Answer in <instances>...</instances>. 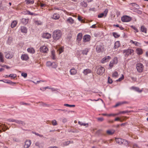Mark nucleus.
Instances as JSON below:
<instances>
[{"label":"nucleus","mask_w":148,"mask_h":148,"mask_svg":"<svg viewBox=\"0 0 148 148\" xmlns=\"http://www.w3.org/2000/svg\"><path fill=\"white\" fill-rule=\"evenodd\" d=\"M62 35V33L61 31L57 30L54 31L53 33V39L56 40H59Z\"/></svg>","instance_id":"nucleus-1"},{"label":"nucleus","mask_w":148,"mask_h":148,"mask_svg":"<svg viewBox=\"0 0 148 148\" xmlns=\"http://www.w3.org/2000/svg\"><path fill=\"white\" fill-rule=\"evenodd\" d=\"M5 57L7 59H10L14 56L13 53L11 51H7L5 53Z\"/></svg>","instance_id":"nucleus-2"},{"label":"nucleus","mask_w":148,"mask_h":148,"mask_svg":"<svg viewBox=\"0 0 148 148\" xmlns=\"http://www.w3.org/2000/svg\"><path fill=\"white\" fill-rule=\"evenodd\" d=\"M136 68L138 72L141 73L143 70L144 66L142 63H139L136 64Z\"/></svg>","instance_id":"nucleus-3"},{"label":"nucleus","mask_w":148,"mask_h":148,"mask_svg":"<svg viewBox=\"0 0 148 148\" xmlns=\"http://www.w3.org/2000/svg\"><path fill=\"white\" fill-rule=\"evenodd\" d=\"M97 73L99 75H101L103 74L105 72V69L104 67L99 66L97 67Z\"/></svg>","instance_id":"nucleus-4"},{"label":"nucleus","mask_w":148,"mask_h":148,"mask_svg":"<svg viewBox=\"0 0 148 148\" xmlns=\"http://www.w3.org/2000/svg\"><path fill=\"white\" fill-rule=\"evenodd\" d=\"M121 20L123 22H127L131 21L132 20V18L129 16L124 15L121 17Z\"/></svg>","instance_id":"nucleus-5"},{"label":"nucleus","mask_w":148,"mask_h":148,"mask_svg":"<svg viewBox=\"0 0 148 148\" xmlns=\"http://www.w3.org/2000/svg\"><path fill=\"white\" fill-rule=\"evenodd\" d=\"M96 49L97 52L99 53L102 51L104 49V46L102 45V44H101L97 45Z\"/></svg>","instance_id":"nucleus-6"},{"label":"nucleus","mask_w":148,"mask_h":148,"mask_svg":"<svg viewBox=\"0 0 148 148\" xmlns=\"http://www.w3.org/2000/svg\"><path fill=\"white\" fill-rule=\"evenodd\" d=\"M8 121L9 122H15L18 124H21L23 125L25 124V123L23 121H19L16 119H8Z\"/></svg>","instance_id":"nucleus-7"},{"label":"nucleus","mask_w":148,"mask_h":148,"mask_svg":"<svg viewBox=\"0 0 148 148\" xmlns=\"http://www.w3.org/2000/svg\"><path fill=\"white\" fill-rule=\"evenodd\" d=\"M125 55L128 56L129 55H131L134 52V50L132 49H128L123 51Z\"/></svg>","instance_id":"nucleus-8"},{"label":"nucleus","mask_w":148,"mask_h":148,"mask_svg":"<svg viewBox=\"0 0 148 148\" xmlns=\"http://www.w3.org/2000/svg\"><path fill=\"white\" fill-rule=\"evenodd\" d=\"M8 129V128L4 124L0 123V132H4Z\"/></svg>","instance_id":"nucleus-9"},{"label":"nucleus","mask_w":148,"mask_h":148,"mask_svg":"<svg viewBox=\"0 0 148 148\" xmlns=\"http://www.w3.org/2000/svg\"><path fill=\"white\" fill-rule=\"evenodd\" d=\"M21 58L22 60L27 61L29 60V57L28 54H24L21 55Z\"/></svg>","instance_id":"nucleus-10"},{"label":"nucleus","mask_w":148,"mask_h":148,"mask_svg":"<svg viewBox=\"0 0 148 148\" xmlns=\"http://www.w3.org/2000/svg\"><path fill=\"white\" fill-rule=\"evenodd\" d=\"M40 49L41 52L44 53H47L48 51V48L45 46L40 47Z\"/></svg>","instance_id":"nucleus-11"},{"label":"nucleus","mask_w":148,"mask_h":148,"mask_svg":"<svg viewBox=\"0 0 148 148\" xmlns=\"http://www.w3.org/2000/svg\"><path fill=\"white\" fill-rule=\"evenodd\" d=\"M111 59V58L110 56H106L101 60V62L102 63H104L108 62Z\"/></svg>","instance_id":"nucleus-12"},{"label":"nucleus","mask_w":148,"mask_h":148,"mask_svg":"<svg viewBox=\"0 0 148 148\" xmlns=\"http://www.w3.org/2000/svg\"><path fill=\"white\" fill-rule=\"evenodd\" d=\"M51 35L48 33H44L42 35V37L47 39L51 38Z\"/></svg>","instance_id":"nucleus-13"},{"label":"nucleus","mask_w":148,"mask_h":148,"mask_svg":"<svg viewBox=\"0 0 148 148\" xmlns=\"http://www.w3.org/2000/svg\"><path fill=\"white\" fill-rule=\"evenodd\" d=\"M31 141L30 140H26L25 142L24 146V148H28L30 146Z\"/></svg>","instance_id":"nucleus-14"},{"label":"nucleus","mask_w":148,"mask_h":148,"mask_svg":"<svg viewBox=\"0 0 148 148\" xmlns=\"http://www.w3.org/2000/svg\"><path fill=\"white\" fill-rule=\"evenodd\" d=\"M90 38V36L88 35H86L83 36V40L84 42L89 41Z\"/></svg>","instance_id":"nucleus-15"},{"label":"nucleus","mask_w":148,"mask_h":148,"mask_svg":"<svg viewBox=\"0 0 148 148\" xmlns=\"http://www.w3.org/2000/svg\"><path fill=\"white\" fill-rule=\"evenodd\" d=\"M60 18V15L57 13H55L53 14L52 18L55 20L58 19Z\"/></svg>","instance_id":"nucleus-16"},{"label":"nucleus","mask_w":148,"mask_h":148,"mask_svg":"<svg viewBox=\"0 0 148 148\" xmlns=\"http://www.w3.org/2000/svg\"><path fill=\"white\" fill-rule=\"evenodd\" d=\"M130 89L131 90H133L138 92H141L142 91V90H140V88H139L134 87V86L131 87L130 88Z\"/></svg>","instance_id":"nucleus-17"},{"label":"nucleus","mask_w":148,"mask_h":148,"mask_svg":"<svg viewBox=\"0 0 148 148\" xmlns=\"http://www.w3.org/2000/svg\"><path fill=\"white\" fill-rule=\"evenodd\" d=\"M27 51L28 53L31 54H34L35 52V50L34 49L31 47L28 48L27 49Z\"/></svg>","instance_id":"nucleus-18"},{"label":"nucleus","mask_w":148,"mask_h":148,"mask_svg":"<svg viewBox=\"0 0 148 148\" xmlns=\"http://www.w3.org/2000/svg\"><path fill=\"white\" fill-rule=\"evenodd\" d=\"M66 21L70 24H72L74 23V20L71 17H70L67 19Z\"/></svg>","instance_id":"nucleus-19"},{"label":"nucleus","mask_w":148,"mask_h":148,"mask_svg":"<svg viewBox=\"0 0 148 148\" xmlns=\"http://www.w3.org/2000/svg\"><path fill=\"white\" fill-rule=\"evenodd\" d=\"M70 72L71 75H75L77 73V71L75 69L73 68L70 70Z\"/></svg>","instance_id":"nucleus-20"},{"label":"nucleus","mask_w":148,"mask_h":148,"mask_svg":"<svg viewBox=\"0 0 148 148\" xmlns=\"http://www.w3.org/2000/svg\"><path fill=\"white\" fill-rule=\"evenodd\" d=\"M21 30L22 32L26 33L27 32V28L24 26H21Z\"/></svg>","instance_id":"nucleus-21"},{"label":"nucleus","mask_w":148,"mask_h":148,"mask_svg":"<svg viewBox=\"0 0 148 148\" xmlns=\"http://www.w3.org/2000/svg\"><path fill=\"white\" fill-rule=\"evenodd\" d=\"M82 33H79L77 36V40L78 41H80L82 39Z\"/></svg>","instance_id":"nucleus-22"},{"label":"nucleus","mask_w":148,"mask_h":148,"mask_svg":"<svg viewBox=\"0 0 148 148\" xmlns=\"http://www.w3.org/2000/svg\"><path fill=\"white\" fill-rule=\"evenodd\" d=\"M123 139L121 138H116L115 140L116 143L119 144H121L122 143V141H123Z\"/></svg>","instance_id":"nucleus-23"},{"label":"nucleus","mask_w":148,"mask_h":148,"mask_svg":"<svg viewBox=\"0 0 148 148\" xmlns=\"http://www.w3.org/2000/svg\"><path fill=\"white\" fill-rule=\"evenodd\" d=\"M136 50L137 53L138 55H141L143 53L142 49L141 48H137Z\"/></svg>","instance_id":"nucleus-24"},{"label":"nucleus","mask_w":148,"mask_h":148,"mask_svg":"<svg viewBox=\"0 0 148 148\" xmlns=\"http://www.w3.org/2000/svg\"><path fill=\"white\" fill-rule=\"evenodd\" d=\"M140 30L143 32L147 33V29L144 25H142L141 27Z\"/></svg>","instance_id":"nucleus-25"},{"label":"nucleus","mask_w":148,"mask_h":148,"mask_svg":"<svg viewBox=\"0 0 148 148\" xmlns=\"http://www.w3.org/2000/svg\"><path fill=\"white\" fill-rule=\"evenodd\" d=\"M91 70L89 69H86L84 70L83 73L85 75H86L88 73H91Z\"/></svg>","instance_id":"nucleus-26"},{"label":"nucleus","mask_w":148,"mask_h":148,"mask_svg":"<svg viewBox=\"0 0 148 148\" xmlns=\"http://www.w3.org/2000/svg\"><path fill=\"white\" fill-rule=\"evenodd\" d=\"M123 118H122L121 119L120 118L117 117L115 119L114 121H120L121 122H122L123 121H124L125 120V117H123Z\"/></svg>","instance_id":"nucleus-27"},{"label":"nucleus","mask_w":148,"mask_h":148,"mask_svg":"<svg viewBox=\"0 0 148 148\" xmlns=\"http://www.w3.org/2000/svg\"><path fill=\"white\" fill-rule=\"evenodd\" d=\"M17 23V22L16 21H13L11 23V27L12 28L14 27Z\"/></svg>","instance_id":"nucleus-28"},{"label":"nucleus","mask_w":148,"mask_h":148,"mask_svg":"<svg viewBox=\"0 0 148 148\" xmlns=\"http://www.w3.org/2000/svg\"><path fill=\"white\" fill-rule=\"evenodd\" d=\"M25 2L27 4H32L34 2V0H25Z\"/></svg>","instance_id":"nucleus-29"},{"label":"nucleus","mask_w":148,"mask_h":148,"mask_svg":"<svg viewBox=\"0 0 148 148\" xmlns=\"http://www.w3.org/2000/svg\"><path fill=\"white\" fill-rule=\"evenodd\" d=\"M120 45L119 42L118 41H116L114 44V47L115 49L118 48Z\"/></svg>","instance_id":"nucleus-30"},{"label":"nucleus","mask_w":148,"mask_h":148,"mask_svg":"<svg viewBox=\"0 0 148 148\" xmlns=\"http://www.w3.org/2000/svg\"><path fill=\"white\" fill-rule=\"evenodd\" d=\"M114 131L113 130H108L106 131L107 134L109 135H112L114 134Z\"/></svg>","instance_id":"nucleus-31"},{"label":"nucleus","mask_w":148,"mask_h":148,"mask_svg":"<svg viewBox=\"0 0 148 148\" xmlns=\"http://www.w3.org/2000/svg\"><path fill=\"white\" fill-rule=\"evenodd\" d=\"M73 143V142L69 141H66L64 142L63 143V145L64 146H67L69 145L70 143Z\"/></svg>","instance_id":"nucleus-32"},{"label":"nucleus","mask_w":148,"mask_h":148,"mask_svg":"<svg viewBox=\"0 0 148 148\" xmlns=\"http://www.w3.org/2000/svg\"><path fill=\"white\" fill-rule=\"evenodd\" d=\"M78 123L81 125V126L83 125L85 126L86 127H87L88 125V123H84L82 122L78 121Z\"/></svg>","instance_id":"nucleus-33"},{"label":"nucleus","mask_w":148,"mask_h":148,"mask_svg":"<svg viewBox=\"0 0 148 148\" xmlns=\"http://www.w3.org/2000/svg\"><path fill=\"white\" fill-rule=\"evenodd\" d=\"M3 56L2 53L0 52V61L1 62H3L4 60L3 59Z\"/></svg>","instance_id":"nucleus-34"},{"label":"nucleus","mask_w":148,"mask_h":148,"mask_svg":"<svg viewBox=\"0 0 148 148\" xmlns=\"http://www.w3.org/2000/svg\"><path fill=\"white\" fill-rule=\"evenodd\" d=\"M129 143L126 140L123 139L122 144H123L126 146H129Z\"/></svg>","instance_id":"nucleus-35"},{"label":"nucleus","mask_w":148,"mask_h":148,"mask_svg":"<svg viewBox=\"0 0 148 148\" xmlns=\"http://www.w3.org/2000/svg\"><path fill=\"white\" fill-rule=\"evenodd\" d=\"M35 145L38 148H41L42 147V146L39 142H36L35 143Z\"/></svg>","instance_id":"nucleus-36"},{"label":"nucleus","mask_w":148,"mask_h":148,"mask_svg":"<svg viewBox=\"0 0 148 148\" xmlns=\"http://www.w3.org/2000/svg\"><path fill=\"white\" fill-rule=\"evenodd\" d=\"M80 4L81 5L84 7H86L87 6V3L85 2L84 1L82 2Z\"/></svg>","instance_id":"nucleus-37"},{"label":"nucleus","mask_w":148,"mask_h":148,"mask_svg":"<svg viewBox=\"0 0 148 148\" xmlns=\"http://www.w3.org/2000/svg\"><path fill=\"white\" fill-rule=\"evenodd\" d=\"M51 57L53 60H55L56 59L55 55V51H52L51 52Z\"/></svg>","instance_id":"nucleus-38"},{"label":"nucleus","mask_w":148,"mask_h":148,"mask_svg":"<svg viewBox=\"0 0 148 148\" xmlns=\"http://www.w3.org/2000/svg\"><path fill=\"white\" fill-rule=\"evenodd\" d=\"M23 13L25 14H27L31 15H33V14L30 11L27 10H26L23 11Z\"/></svg>","instance_id":"nucleus-39"},{"label":"nucleus","mask_w":148,"mask_h":148,"mask_svg":"<svg viewBox=\"0 0 148 148\" xmlns=\"http://www.w3.org/2000/svg\"><path fill=\"white\" fill-rule=\"evenodd\" d=\"M51 123L53 125H58V123L54 119L51 121Z\"/></svg>","instance_id":"nucleus-40"},{"label":"nucleus","mask_w":148,"mask_h":148,"mask_svg":"<svg viewBox=\"0 0 148 148\" xmlns=\"http://www.w3.org/2000/svg\"><path fill=\"white\" fill-rule=\"evenodd\" d=\"M114 64H116L118 63V59L116 57L114 58L112 61Z\"/></svg>","instance_id":"nucleus-41"},{"label":"nucleus","mask_w":148,"mask_h":148,"mask_svg":"<svg viewBox=\"0 0 148 148\" xmlns=\"http://www.w3.org/2000/svg\"><path fill=\"white\" fill-rule=\"evenodd\" d=\"M112 34L113 36L115 38H118L120 36L116 32L113 33Z\"/></svg>","instance_id":"nucleus-42"},{"label":"nucleus","mask_w":148,"mask_h":148,"mask_svg":"<svg viewBox=\"0 0 148 148\" xmlns=\"http://www.w3.org/2000/svg\"><path fill=\"white\" fill-rule=\"evenodd\" d=\"M64 106L68 107H75V105H69L68 104L65 103L64 104Z\"/></svg>","instance_id":"nucleus-43"},{"label":"nucleus","mask_w":148,"mask_h":148,"mask_svg":"<svg viewBox=\"0 0 148 148\" xmlns=\"http://www.w3.org/2000/svg\"><path fill=\"white\" fill-rule=\"evenodd\" d=\"M41 103V104L43 106H47L49 107L50 106V105L48 104H47L43 102H39Z\"/></svg>","instance_id":"nucleus-44"},{"label":"nucleus","mask_w":148,"mask_h":148,"mask_svg":"<svg viewBox=\"0 0 148 148\" xmlns=\"http://www.w3.org/2000/svg\"><path fill=\"white\" fill-rule=\"evenodd\" d=\"M127 103V102H119V103H117L115 105V107H117L123 104L126 103Z\"/></svg>","instance_id":"nucleus-45"},{"label":"nucleus","mask_w":148,"mask_h":148,"mask_svg":"<svg viewBox=\"0 0 148 148\" xmlns=\"http://www.w3.org/2000/svg\"><path fill=\"white\" fill-rule=\"evenodd\" d=\"M22 22H23V23L25 24H27L28 22V20L27 19H26L24 18H22Z\"/></svg>","instance_id":"nucleus-46"},{"label":"nucleus","mask_w":148,"mask_h":148,"mask_svg":"<svg viewBox=\"0 0 148 148\" xmlns=\"http://www.w3.org/2000/svg\"><path fill=\"white\" fill-rule=\"evenodd\" d=\"M51 66L52 68H56L57 67V65L55 63L53 62L52 63Z\"/></svg>","instance_id":"nucleus-47"},{"label":"nucleus","mask_w":148,"mask_h":148,"mask_svg":"<svg viewBox=\"0 0 148 148\" xmlns=\"http://www.w3.org/2000/svg\"><path fill=\"white\" fill-rule=\"evenodd\" d=\"M88 52V49H85V50H83L82 54L83 55H87Z\"/></svg>","instance_id":"nucleus-48"},{"label":"nucleus","mask_w":148,"mask_h":148,"mask_svg":"<svg viewBox=\"0 0 148 148\" xmlns=\"http://www.w3.org/2000/svg\"><path fill=\"white\" fill-rule=\"evenodd\" d=\"M128 112V111H119L118 113H117V115H118L120 114H125Z\"/></svg>","instance_id":"nucleus-49"},{"label":"nucleus","mask_w":148,"mask_h":148,"mask_svg":"<svg viewBox=\"0 0 148 148\" xmlns=\"http://www.w3.org/2000/svg\"><path fill=\"white\" fill-rule=\"evenodd\" d=\"M78 19L79 21H81L82 23L84 22V21L83 19H82V18L79 16H78Z\"/></svg>","instance_id":"nucleus-50"},{"label":"nucleus","mask_w":148,"mask_h":148,"mask_svg":"<svg viewBox=\"0 0 148 148\" xmlns=\"http://www.w3.org/2000/svg\"><path fill=\"white\" fill-rule=\"evenodd\" d=\"M130 27L131 28L133 29L134 30H135V32H138V30L136 28V27L133 26V25H131L130 26Z\"/></svg>","instance_id":"nucleus-51"},{"label":"nucleus","mask_w":148,"mask_h":148,"mask_svg":"<svg viewBox=\"0 0 148 148\" xmlns=\"http://www.w3.org/2000/svg\"><path fill=\"white\" fill-rule=\"evenodd\" d=\"M118 76V73L116 71H115L112 74V76L114 77H117Z\"/></svg>","instance_id":"nucleus-52"},{"label":"nucleus","mask_w":148,"mask_h":148,"mask_svg":"<svg viewBox=\"0 0 148 148\" xmlns=\"http://www.w3.org/2000/svg\"><path fill=\"white\" fill-rule=\"evenodd\" d=\"M40 5L41 7L42 8L45 7L46 6V4L43 3H40Z\"/></svg>","instance_id":"nucleus-53"},{"label":"nucleus","mask_w":148,"mask_h":148,"mask_svg":"<svg viewBox=\"0 0 148 148\" xmlns=\"http://www.w3.org/2000/svg\"><path fill=\"white\" fill-rule=\"evenodd\" d=\"M124 76L123 75H122V76L120 78H119L117 80V82H120L123 79H124Z\"/></svg>","instance_id":"nucleus-54"},{"label":"nucleus","mask_w":148,"mask_h":148,"mask_svg":"<svg viewBox=\"0 0 148 148\" xmlns=\"http://www.w3.org/2000/svg\"><path fill=\"white\" fill-rule=\"evenodd\" d=\"M108 115V116H116L117 115V113H111L110 114H109Z\"/></svg>","instance_id":"nucleus-55"},{"label":"nucleus","mask_w":148,"mask_h":148,"mask_svg":"<svg viewBox=\"0 0 148 148\" xmlns=\"http://www.w3.org/2000/svg\"><path fill=\"white\" fill-rule=\"evenodd\" d=\"M1 81H3V82L4 83H8V84H10L12 82H10L9 80H1Z\"/></svg>","instance_id":"nucleus-56"},{"label":"nucleus","mask_w":148,"mask_h":148,"mask_svg":"<svg viewBox=\"0 0 148 148\" xmlns=\"http://www.w3.org/2000/svg\"><path fill=\"white\" fill-rule=\"evenodd\" d=\"M52 63L49 61H48L47 62L46 65L47 66H51Z\"/></svg>","instance_id":"nucleus-57"},{"label":"nucleus","mask_w":148,"mask_h":148,"mask_svg":"<svg viewBox=\"0 0 148 148\" xmlns=\"http://www.w3.org/2000/svg\"><path fill=\"white\" fill-rule=\"evenodd\" d=\"M114 64L112 61L110 62L109 64V66L110 69L112 68L113 67Z\"/></svg>","instance_id":"nucleus-58"},{"label":"nucleus","mask_w":148,"mask_h":148,"mask_svg":"<svg viewBox=\"0 0 148 148\" xmlns=\"http://www.w3.org/2000/svg\"><path fill=\"white\" fill-rule=\"evenodd\" d=\"M63 48L61 47L59 49V54H60L63 51Z\"/></svg>","instance_id":"nucleus-59"},{"label":"nucleus","mask_w":148,"mask_h":148,"mask_svg":"<svg viewBox=\"0 0 148 148\" xmlns=\"http://www.w3.org/2000/svg\"><path fill=\"white\" fill-rule=\"evenodd\" d=\"M108 83H109L110 84H111V83H112V79L109 77L108 78Z\"/></svg>","instance_id":"nucleus-60"},{"label":"nucleus","mask_w":148,"mask_h":148,"mask_svg":"<svg viewBox=\"0 0 148 148\" xmlns=\"http://www.w3.org/2000/svg\"><path fill=\"white\" fill-rule=\"evenodd\" d=\"M21 75L24 77L25 78L27 77V74L26 73H21Z\"/></svg>","instance_id":"nucleus-61"},{"label":"nucleus","mask_w":148,"mask_h":148,"mask_svg":"<svg viewBox=\"0 0 148 148\" xmlns=\"http://www.w3.org/2000/svg\"><path fill=\"white\" fill-rule=\"evenodd\" d=\"M9 77H12L14 78L16 76V75L14 74H10L9 75Z\"/></svg>","instance_id":"nucleus-62"},{"label":"nucleus","mask_w":148,"mask_h":148,"mask_svg":"<svg viewBox=\"0 0 148 148\" xmlns=\"http://www.w3.org/2000/svg\"><path fill=\"white\" fill-rule=\"evenodd\" d=\"M97 119L98 121H102L104 120V119L103 117L98 118Z\"/></svg>","instance_id":"nucleus-63"},{"label":"nucleus","mask_w":148,"mask_h":148,"mask_svg":"<svg viewBox=\"0 0 148 148\" xmlns=\"http://www.w3.org/2000/svg\"><path fill=\"white\" fill-rule=\"evenodd\" d=\"M104 16V14L103 13L100 14L98 16V17L99 18H102Z\"/></svg>","instance_id":"nucleus-64"}]
</instances>
